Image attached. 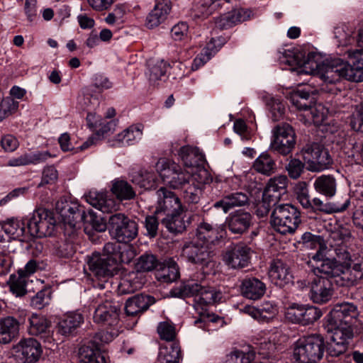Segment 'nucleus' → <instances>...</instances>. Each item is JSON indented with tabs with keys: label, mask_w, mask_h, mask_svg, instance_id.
<instances>
[{
	"label": "nucleus",
	"mask_w": 363,
	"mask_h": 363,
	"mask_svg": "<svg viewBox=\"0 0 363 363\" xmlns=\"http://www.w3.org/2000/svg\"><path fill=\"white\" fill-rule=\"evenodd\" d=\"M351 64L340 58L326 60L321 65H315L313 74H317L325 82L334 84L341 78L352 82L363 81V50L346 51Z\"/></svg>",
	"instance_id": "obj_1"
},
{
	"label": "nucleus",
	"mask_w": 363,
	"mask_h": 363,
	"mask_svg": "<svg viewBox=\"0 0 363 363\" xmlns=\"http://www.w3.org/2000/svg\"><path fill=\"white\" fill-rule=\"evenodd\" d=\"M104 252V255L93 253L87 259L89 269L99 279L113 276L118 263H128L135 256L131 245L113 242L105 244Z\"/></svg>",
	"instance_id": "obj_2"
},
{
	"label": "nucleus",
	"mask_w": 363,
	"mask_h": 363,
	"mask_svg": "<svg viewBox=\"0 0 363 363\" xmlns=\"http://www.w3.org/2000/svg\"><path fill=\"white\" fill-rule=\"evenodd\" d=\"M325 350L326 344L320 335L302 336L294 344L293 357L301 363H318Z\"/></svg>",
	"instance_id": "obj_3"
},
{
	"label": "nucleus",
	"mask_w": 363,
	"mask_h": 363,
	"mask_svg": "<svg viewBox=\"0 0 363 363\" xmlns=\"http://www.w3.org/2000/svg\"><path fill=\"white\" fill-rule=\"evenodd\" d=\"M350 237L349 229L338 227L329 233L325 242L323 250H326L328 255L341 266L350 264L351 255L345 245Z\"/></svg>",
	"instance_id": "obj_4"
},
{
	"label": "nucleus",
	"mask_w": 363,
	"mask_h": 363,
	"mask_svg": "<svg viewBox=\"0 0 363 363\" xmlns=\"http://www.w3.org/2000/svg\"><path fill=\"white\" fill-rule=\"evenodd\" d=\"M359 311L357 306L349 302H342L334 306L328 315L330 328L354 334V326L357 321Z\"/></svg>",
	"instance_id": "obj_5"
},
{
	"label": "nucleus",
	"mask_w": 363,
	"mask_h": 363,
	"mask_svg": "<svg viewBox=\"0 0 363 363\" xmlns=\"http://www.w3.org/2000/svg\"><path fill=\"white\" fill-rule=\"evenodd\" d=\"M301 223L298 209L289 203L278 205L271 216L272 228L281 234L294 233Z\"/></svg>",
	"instance_id": "obj_6"
},
{
	"label": "nucleus",
	"mask_w": 363,
	"mask_h": 363,
	"mask_svg": "<svg viewBox=\"0 0 363 363\" xmlns=\"http://www.w3.org/2000/svg\"><path fill=\"white\" fill-rule=\"evenodd\" d=\"M155 167L163 182L174 189H181L189 184L193 177L178 164L165 158L160 159Z\"/></svg>",
	"instance_id": "obj_7"
},
{
	"label": "nucleus",
	"mask_w": 363,
	"mask_h": 363,
	"mask_svg": "<svg viewBox=\"0 0 363 363\" xmlns=\"http://www.w3.org/2000/svg\"><path fill=\"white\" fill-rule=\"evenodd\" d=\"M108 226L111 235L118 244L125 245L134 240L138 233L137 223L121 213L109 216Z\"/></svg>",
	"instance_id": "obj_8"
},
{
	"label": "nucleus",
	"mask_w": 363,
	"mask_h": 363,
	"mask_svg": "<svg viewBox=\"0 0 363 363\" xmlns=\"http://www.w3.org/2000/svg\"><path fill=\"white\" fill-rule=\"evenodd\" d=\"M55 223L50 211L39 208L34 211L27 221L28 234L36 238L51 236L55 231Z\"/></svg>",
	"instance_id": "obj_9"
},
{
	"label": "nucleus",
	"mask_w": 363,
	"mask_h": 363,
	"mask_svg": "<svg viewBox=\"0 0 363 363\" xmlns=\"http://www.w3.org/2000/svg\"><path fill=\"white\" fill-rule=\"evenodd\" d=\"M301 155L307 169L311 172H321L333 164L328 150L318 143L306 145L301 150Z\"/></svg>",
	"instance_id": "obj_10"
},
{
	"label": "nucleus",
	"mask_w": 363,
	"mask_h": 363,
	"mask_svg": "<svg viewBox=\"0 0 363 363\" xmlns=\"http://www.w3.org/2000/svg\"><path fill=\"white\" fill-rule=\"evenodd\" d=\"M270 147L282 155H288L295 147L296 135L293 128L287 123L277 125L272 130Z\"/></svg>",
	"instance_id": "obj_11"
},
{
	"label": "nucleus",
	"mask_w": 363,
	"mask_h": 363,
	"mask_svg": "<svg viewBox=\"0 0 363 363\" xmlns=\"http://www.w3.org/2000/svg\"><path fill=\"white\" fill-rule=\"evenodd\" d=\"M252 250L243 242L232 243L223 253V262L231 269H242L249 265Z\"/></svg>",
	"instance_id": "obj_12"
},
{
	"label": "nucleus",
	"mask_w": 363,
	"mask_h": 363,
	"mask_svg": "<svg viewBox=\"0 0 363 363\" xmlns=\"http://www.w3.org/2000/svg\"><path fill=\"white\" fill-rule=\"evenodd\" d=\"M322 315L321 310L318 307L297 303H293L289 306L285 312V316L289 321L304 326L313 324Z\"/></svg>",
	"instance_id": "obj_13"
},
{
	"label": "nucleus",
	"mask_w": 363,
	"mask_h": 363,
	"mask_svg": "<svg viewBox=\"0 0 363 363\" xmlns=\"http://www.w3.org/2000/svg\"><path fill=\"white\" fill-rule=\"evenodd\" d=\"M336 143L340 147L342 157L349 164L363 161V142H357L353 134L341 132L338 134Z\"/></svg>",
	"instance_id": "obj_14"
},
{
	"label": "nucleus",
	"mask_w": 363,
	"mask_h": 363,
	"mask_svg": "<svg viewBox=\"0 0 363 363\" xmlns=\"http://www.w3.org/2000/svg\"><path fill=\"white\" fill-rule=\"evenodd\" d=\"M182 255L191 263L199 265H207L213 257L208 244L193 240L186 242L182 247Z\"/></svg>",
	"instance_id": "obj_15"
},
{
	"label": "nucleus",
	"mask_w": 363,
	"mask_h": 363,
	"mask_svg": "<svg viewBox=\"0 0 363 363\" xmlns=\"http://www.w3.org/2000/svg\"><path fill=\"white\" fill-rule=\"evenodd\" d=\"M157 195L156 214L184 212V206L179 197L174 192L166 187H161L157 191Z\"/></svg>",
	"instance_id": "obj_16"
},
{
	"label": "nucleus",
	"mask_w": 363,
	"mask_h": 363,
	"mask_svg": "<svg viewBox=\"0 0 363 363\" xmlns=\"http://www.w3.org/2000/svg\"><path fill=\"white\" fill-rule=\"evenodd\" d=\"M333 333L331 342L326 346L327 354L329 358L342 359L348 355L346 354L350 341L353 338L354 335L347 330L345 332L335 330L329 328Z\"/></svg>",
	"instance_id": "obj_17"
},
{
	"label": "nucleus",
	"mask_w": 363,
	"mask_h": 363,
	"mask_svg": "<svg viewBox=\"0 0 363 363\" xmlns=\"http://www.w3.org/2000/svg\"><path fill=\"white\" fill-rule=\"evenodd\" d=\"M333 284L330 279L321 277H316L311 284V299L317 303H323L328 301L333 296Z\"/></svg>",
	"instance_id": "obj_18"
},
{
	"label": "nucleus",
	"mask_w": 363,
	"mask_h": 363,
	"mask_svg": "<svg viewBox=\"0 0 363 363\" xmlns=\"http://www.w3.org/2000/svg\"><path fill=\"white\" fill-rule=\"evenodd\" d=\"M197 176L199 177L197 183L195 184L192 179L191 184L184 191V199L189 203H198L202 196L204 185L212 180L208 171L204 169H199Z\"/></svg>",
	"instance_id": "obj_19"
},
{
	"label": "nucleus",
	"mask_w": 363,
	"mask_h": 363,
	"mask_svg": "<svg viewBox=\"0 0 363 363\" xmlns=\"http://www.w3.org/2000/svg\"><path fill=\"white\" fill-rule=\"evenodd\" d=\"M57 209L60 214L65 225L70 228L74 229L77 224L80 223L85 218L84 211L77 204L65 202L57 203Z\"/></svg>",
	"instance_id": "obj_20"
},
{
	"label": "nucleus",
	"mask_w": 363,
	"mask_h": 363,
	"mask_svg": "<svg viewBox=\"0 0 363 363\" xmlns=\"http://www.w3.org/2000/svg\"><path fill=\"white\" fill-rule=\"evenodd\" d=\"M118 306L110 301H106L95 309L94 320L97 323L110 326L117 325L118 322Z\"/></svg>",
	"instance_id": "obj_21"
},
{
	"label": "nucleus",
	"mask_w": 363,
	"mask_h": 363,
	"mask_svg": "<svg viewBox=\"0 0 363 363\" xmlns=\"http://www.w3.org/2000/svg\"><path fill=\"white\" fill-rule=\"evenodd\" d=\"M252 215L247 211L238 210L226 218L225 224L233 234H243L252 224Z\"/></svg>",
	"instance_id": "obj_22"
},
{
	"label": "nucleus",
	"mask_w": 363,
	"mask_h": 363,
	"mask_svg": "<svg viewBox=\"0 0 363 363\" xmlns=\"http://www.w3.org/2000/svg\"><path fill=\"white\" fill-rule=\"evenodd\" d=\"M20 358L24 363H35L42 355L40 344L33 338L22 339L18 344Z\"/></svg>",
	"instance_id": "obj_23"
},
{
	"label": "nucleus",
	"mask_w": 363,
	"mask_h": 363,
	"mask_svg": "<svg viewBox=\"0 0 363 363\" xmlns=\"http://www.w3.org/2000/svg\"><path fill=\"white\" fill-rule=\"evenodd\" d=\"M250 15L251 11L250 10L235 9L217 17L215 19V25L221 30L228 29L248 20Z\"/></svg>",
	"instance_id": "obj_24"
},
{
	"label": "nucleus",
	"mask_w": 363,
	"mask_h": 363,
	"mask_svg": "<svg viewBox=\"0 0 363 363\" xmlns=\"http://www.w3.org/2000/svg\"><path fill=\"white\" fill-rule=\"evenodd\" d=\"M241 294L250 300L260 299L266 293V284L255 277H245L240 286Z\"/></svg>",
	"instance_id": "obj_25"
},
{
	"label": "nucleus",
	"mask_w": 363,
	"mask_h": 363,
	"mask_svg": "<svg viewBox=\"0 0 363 363\" xmlns=\"http://www.w3.org/2000/svg\"><path fill=\"white\" fill-rule=\"evenodd\" d=\"M268 274L271 281L279 287L292 282L293 276L289 268L280 259L274 260L271 263Z\"/></svg>",
	"instance_id": "obj_26"
},
{
	"label": "nucleus",
	"mask_w": 363,
	"mask_h": 363,
	"mask_svg": "<svg viewBox=\"0 0 363 363\" xmlns=\"http://www.w3.org/2000/svg\"><path fill=\"white\" fill-rule=\"evenodd\" d=\"M242 311L259 322H268L277 313V306L271 301H264L259 307L245 306Z\"/></svg>",
	"instance_id": "obj_27"
},
{
	"label": "nucleus",
	"mask_w": 363,
	"mask_h": 363,
	"mask_svg": "<svg viewBox=\"0 0 363 363\" xmlns=\"http://www.w3.org/2000/svg\"><path fill=\"white\" fill-rule=\"evenodd\" d=\"M155 303V298L153 296L138 294L126 301L125 311L128 315L135 316L147 311Z\"/></svg>",
	"instance_id": "obj_28"
},
{
	"label": "nucleus",
	"mask_w": 363,
	"mask_h": 363,
	"mask_svg": "<svg viewBox=\"0 0 363 363\" xmlns=\"http://www.w3.org/2000/svg\"><path fill=\"white\" fill-rule=\"evenodd\" d=\"M86 201L103 213H112L118 209L119 203H116L114 199L108 198L103 192L91 191L86 195Z\"/></svg>",
	"instance_id": "obj_29"
},
{
	"label": "nucleus",
	"mask_w": 363,
	"mask_h": 363,
	"mask_svg": "<svg viewBox=\"0 0 363 363\" xmlns=\"http://www.w3.org/2000/svg\"><path fill=\"white\" fill-rule=\"evenodd\" d=\"M20 322L13 316L0 318V344L7 345L16 339L19 333Z\"/></svg>",
	"instance_id": "obj_30"
},
{
	"label": "nucleus",
	"mask_w": 363,
	"mask_h": 363,
	"mask_svg": "<svg viewBox=\"0 0 363 363\" xmlns=\"http://www.w3.org/2000/svg\"><path fill=\"white\" fill-rule=\"evenodd\" d=\"M247 195L242 192H234L223 196L221 199L215 202L213 208L221 209L224 213H227L230 209L235 207L243 206L248 203Z\"/></svg>",
	"instance_id": "obj_31"
},
{
	"label": "nucleus",
	"mask_w": 363,
	"mask_h": 363,
	"mask_svg": "<svg viewBox=\"0 0 363 363\" xmlns=\"http://www.w3.org/2000/svg\"><path fill=\"white\" fill-rule=\"evenodd\" d=\"M50 157H51V154L48 151L25 152L17 157L10 159L6 166L14 167L37 164L45 162Z\"/></svg>",
	"instance_id": "obj_32"
},
{
	"label": "nucleus",
	"mask_w": 363,
	"mask_h": 363,
	"mask_svg": "<svg viewBox=\"0 0 363 363\" xmlns=\"http://www.w3.org/2000/svg\"><path fill=\"white\" fill-rule=\"evenodd\" d=\"M171 10V2L169 0H162L157 3L154 9L146 18V26L149 28H154L164 22Z\"/></svg>",
	"instance_id": "obj_33"
},
{
	"label": "nucleus",
	"mask_w": 363,
	"mask_h": 363,
	"mask_svg": "<svg viewBox=\"0 0 363 363\" xmlns=\"http://www.w3.org/2000/svg\"><path fill=\"white\" fill-rule=\"evenodd\" d=\"M363 279V262L355 263L352 267L343 265L341 269L340 280V284L345 286H352L357 284Z\"/></svg>",
	"instance_id": "obj_34"
},
{
	"label": "nucleus",
	"mask_w": 363,
	"mask_h": 363,
	"mask_svg": "<svg viewBox=\"0 0 363 363\" xmlns=\"http://www.w3.org/2000/svg\"><path fill=\"white\" fill-rule=\"evenodd\" d=\"M288 179L285 175H279L271 178L263 192L266 198H272L273 201H279L281 196L286 193Z\"/></svg>",
	"instance_id": "obj_35"
},
{
	"label": "nucleus",
	"mask_w": 363,
	"mask_h": 363,
	"mask_svg": "<svg viewBox=\"0 0 363 363\" xmlns=\"http://www.w3.org/2000/svg\"><path fill=\"white\" fill-rule=\"evenodd\" d=\"M350 204V200L346 198L342 203L340 201L325 203L320 198L315 197L312 200L311 210L316 212L320 211L327 214L340 213L345 211Z\"/></svg>",
	"instance_id": "obj_36"
},
{
	"label": "nucleus",
	"mask_w": 363,
	"mask_h": 363,
	"mask_svg": "<svg viewBox=\"0 0 363 363\" xmlns=\"http://www.w3.org/2000/svg\"><path fill=\"white\" fill-rule=\"evenodd\" d=\"M28 333L30 335L39 336L41 338L49 336L50 323L45 317L33 313L28 318Z\"/></svg>",
	"instance_id": "obj_37"
},
{
	"label": "nucleus",
	"mask_w": 363,
	"mask_h": 363,
	"mask_svg": "<svg viewBox=\"0 0 363 363\" xmlns=\"http://www.w3.org/2000/svg\"><path fill=\"white\" fill-rule=\"evenodd\" d=\"M328 110L321 104L310 105L306 113H300L299 120L305 124L314 123L316 125H320L327 118Z\"/></svg>",
	"instance_id": "obj_38"
},
{
	"label": "nucleus",
	"mask_w": 363,
	"mask_h": 363,
	"mask_svg": "<svg viewBox=\"0 0 363 363\" xmlns=\"http://www.w3.org/2000/svg\"><path fill=\"white\" fill-rule=\"evenodd\" d=\"M179 156L186 167H199L204 160V156L199 149L190 145L182 147L179 150Z\"/></svg>",
	"instance_id": "obj_39"
},
{
	"label": "nucleus",
	"mask_w": 363,
	"mask_h": 363,
	"mask_svg": "<svg viewBox=\"0 0 363 363\" xmlns=\"http://www.w3.org/2000/svg\"><path fill=\"white\" fill-rule=\"evenodd\" d=\"M323 252H321V254ZM321 263L316 266L314 269V273L317 277H323L330 279V278L340 277L341 269L342 266L339 264L334 259H323L322 255H320Z\"/></svg>",
	"instance_id": "obj_40"
},
{
	"label": "nucleus",
	"mask_w": 363,
	"mask_h": 363,
	"mask_svg": "<svg viewBox=\"0 0 363 363\" xmlns=\"http://www.w3.org/2000/svg\"><path fill=\"white\" fill-rule=\"evenodd\" d=\"M181 357L179 345L176 342H168L160 347L157 360L159 363H179Z\"/></svg>",
	"instance_id": "obj_41"
},
{
	"label": "nucleus",
	"mask_w": 363,
	"mask_h": 363,
	"mask_svg": "<svg viewBox=\"0 0 363 363\" xmlns=\"http://www.w3.org/2000/svg\"><path fill=\"white\" fill-rule=\"evenodd\" d=\"M142 135L139 127L130 126L116 136L113 145L120 147L133 145L141 139Z\"/></svg>",
	"instance_id": "obj_42"
},
{
	"label": "nucleus",
	"mask_w": 363,
	"mask_h": 363,
	"mask_svg": "<svg viewBox=\"0 0 363 363\" xmlns=\"http://www.w3.org/2000/svg\"><path fill=\"white\" fill-rule=\"evenodd\" d=\"M183 213L174 212L164 214V217L161 218V224L171 233H182L186 229L185 222L182 217Z\"/></svg>",
	"instance_id": "obj_43"
},
{
	"label": "nucleus",
	"mask_w": 363,
	"mask_h": 363,
	"mask_svg": "<svg viewBox=\"0 0 363 363\" xmlns=\"http://www.w3.org/2000/svg\"><path fill=\"white\" fill-rule=\"evenodd\" d=\"M315 191L327 197H333L336 193V180L331 175H321L315 179L314 184Z\"/></svg>",
	"instance_id": "obj_44"
},
{
	"label": "nucleus",
	"mask_w": 363,
	"mask_h": 363,
	"mask_svg": "<svg viewBox=\"0 0 363 363\" xmlns=\"http://www.w3.org/2000/svg\"><path fill=\"white\" fill-rule=\"evenodd\" d=\"M202 285L194 281L182 283L179 286L174 287L170 294L176 298H184L189 296H195L196 301L199 298Z\"/></svg>",
	"instance_id": "obj_45"
},
{
	"label": "nucleus",
	"mask_w": 363,
	"mask_h": 363,
	"mask_svg": "<svg viewBox=\"0 0 363 363\" xmlns=\"http://www.w3.org/2000/svg\"><path fill=\"white\" fill-rule=\"evenodd\" d=\"M2 228L13 239L25 240L27 238L28 232H26L25 223L17 219L7 220L3 223Z\"/></svg>",
	"instance_id": "obj_46"
},
{
	"label": "nucleus",
	"mask_w": 363,
	"mask_h": 363,
	"mask_svg": "<svg viewBox=\"0 0 363 363\" xmlns=\"http://www.w3.org/2000/svg\"><path fill=\"white\" fill-rule=\"evenodd\" d=\"M83 320V316L79 313H68L58 323L59 332L62 335H68L78 328Z\"/></svg>",
	"instance_id": "obj_47"
},
{
	"label": "nucleus",
	"mask_w": 363,
	"mask_h": 363,
	"mask_svg": "<svg viewBox=\"0 0 363 363\" xmlns=\"http://www.w3.org/2000/svg\"><path fill=\"white\" fill-rule=\"evenodd\" d=\"M252 168L257 172L269 176L275 172L277 165L274 159L267 152H262L254 162Z\"/></svg>",
	"instance_id": "obj_48"
},
{
	"label": "nucleus",
	"mask_w": 363,
	"mask_h": 363,
	"mask_svg": "<svg viewBox=\"0 0 363 363\" xmlns=\"http://www.w3.org/2000/svg\"><path fill=\"white\" fill-rule=\"evenodd\" d=\"M179 277V267L172 260L165 264L160 265L156 272L157 279L163 282L170 283L176 281Z\"/></svg>",
	"instance_id": "obj_49"
},
{
	"label": "nucleus",
	"mask_w": 363,
	"mask_h": 363,
	"mask_svg": "<svg viewBox=\"0 0 363 363\" xmlns=\"http://www.w3.org/2000/svg\"><path fill=\"white\" fill-rule=\"evenodd\" d=\"M79 363H106L100 350L89 345H83L79 351Z\"/></svg>",
	"instance_id": "obj_50"
},
{
	"label": "nucleus",
	"mask_w": 363,
	"mask_h": 363,
	"mask_svg": "<svg viewBox=\"0 0 363 363\" xmlns=\"http://www.w3.org/2000/svg\"><path fill=\"white\" fill-rule=\"evenodd\" d=\"M111 191L121 201L130 200L135 196V193L132 186L124 180L114 181Z\"/></svg>",
	"instance_id": "obj_51"
},
{
	"label": "nucleus",
	"mask_w": 363,
	"mask_h": 363,
	"mask_svg": "<svg viewBox=\"0 0 363 363\" xmlns=\"http://www.w3.org/2000/svg\"><path fill=\"white\" fill-rule=\"evenodd\" d=\"M155 174L147 170H140L132 175V182L145 189L155 188Z\"/></svg>",
	"instance_id": "obj_52"
},
{
	"label": "nucleus",
	"mask_w": 363,
	"mask_h": 363,
	"mask_svg": "<svg viewBox=\"0 0 363 363\" xmlns=\"http://www.w3.org/2000/svg\"><path fill=\"white\" fill-rule=\"evenodd\" d=\"M168 65L164 60L157 61L155 64L149 65L147 75L150 82L155 84L158 81L165 77Z\"/></svg>",
	"instance_id": "obj_53"
},
{
	"label": "nucleus",
	"mask_w": 363,
	"mask_h": 363,
	"mask_svg": "<svg viewBox=\"0 0 363 363\" xmlns=\"http://www.w3.org/2000/svg\"><path fill=\"white\" fill-rule=\"evenodd\" d=\"M301 239L303 244L307 247L316 248L318 247V250L315 255L313 256L314 260H320L321 251H323L325 245L324 240L320 235H313L311 233L306 232L303 234Z\"/></svg>",
	"instance_id": "obj_54"
},
{
	"label": "nucleus",
	"mask_w": 363,
	"mask_h": 363,
	"mask_svg": "<svg viewBox=\"0 0 363 363\" xmlns=\"http://www.w3.org/2000/svg\"><path fill=\"white\" fill-rule=\"evenodd\" d=\"M26 277L17 272L16 274H11L8 284L10 291L16 296H23L26 292Z\"/></svg>",
	"instance_id": "obj_55"
},
{
	"label": "nucleus",
	"mask_w": 363,
	"mask_h": 363,
	"mask_svg": "<svg viewBox=\"0 0 363 363\" xmlns=\"http://www.w3.org/2000/svg\"><path fill=\"white\" fill-rule=\"evenodd\" d=\"M221 298L220 291L213 287L202 286L196 302L202 305H211L218 302Z\"/></svg>",
	"instance_id": "obj_56"
},
{
	"label": "nucleus",
	"mask_w": 363,
	"mask_h": 363,
	"mask_svg": "<svg viewBox=\"0 0 363 363\" xmlns=\"http://www.w3.org/2000/svg\"><path fill=\"white\" fill-rule=\"evenodd\" d=\"M218 229L213 228L211 224L201 223L196 229V238L194 240L201 242H208L217 238Z\"/></svg>",
	"instance_id": "obj_57"
},
{
	"label": "nucleus",
	"mask_w": 363,
	"mask_h": 363,
	"mask_svg": "<svg viewBox=\"0 0 363 363\" xmlns=\"http://www.w3.org/2000/svg\"><path fill=\"white\" fill-rule=\"evenodd\" d=\"M265 103L268 107L271 117L274 121H279L285 113V106L284 104L277 98L271 96L264 97Z\"/></svg>",
	"instance_id": "obj_58"
},
{
	"label": "nucleus",
	"mask_w": 363,
	"mask_h": 363,
	"mask_svg": "<svg viewBox=\"0 0 363 363\" xmlns=\"http://www.w3.org/2000/svg\"><path fill=\"white\" fill-rule=\"evenodd\" d=\"M157 265L158 261L154 255L145 253L137 259L135 269L138 272H150Z\"/></svg>",
	"instance_id": "obj_59"
},
{
	"label": "nucleus",
	"mask_w": 363,
	"mask_h": 363,
	"mask_svg": "<svg viewBox=\"0 0 363 363\" xmlns=\"http://www.w3.org/2000/svg\"><path fill=\"white\" fill-rule=\"evenodd\" d=\"M255 359V353L252 351L235 350L226 355L223 363H252Z\"/></svg>",
	"instance_id": "obj_60"
},
{
	"label": "nucleus",
	"mask_w": 363,
	"mask_h": 363,
	"mask_svg": "<svg viewBox=\"0 0 363 363\" xmlns=\"http://www.w3.org/2000/svg\"><path fill=\"white\" fill-rule=\"evenodd\" d=\"M141 286L142 283L136 279V274L132 273L121 280L119 290L123 294H130L139 289Z\"/></svg>",
	"instance_id": "obj_61"
},
{
	"label": "nucleus",
	"mask_w": 363,
	"mask_h": 363,
	"mask_svg": "<svg viewBox=\"0 0 363 363\" xmlns=\"http://www.w3.org/2000/svg\"><path fill=\"white\" fill-rule=\"evenodd\" d=\"M50 299L51 291L50 289L45 288L31 298L30 305L34 308L42 309L49 304Z\"/></svg>",
	"instance_id": "obj_62"
},
{
	"label": "nucleus",
	"mask_w": 363,
	"mask_h": 363,
	"mask_svg": "<svg viewBox=\"0 0 363 363\" xmlns=\"http://www.w3.org/2000/svg\"><path fill=\"white\" fill-rule=\"evenodd\" d=\"M157 333L161 339L169 342H173L177 333L174 325L168 321H164L159 323L157 326Z\"/></svg>",
	"instance_id": "obj_63"
},
{
	"label": "nucleus",
	"mask_w": 363,
	"mask_h": 363,
	"mask_svg": "<svg viewBox=\"0 0 363 363\" xmlns=\"http://www.w3.org/2000/svg\"><path fill=\"white\" fill-rule=\"evenodd\" d=\"M310 94L304 91H298L291 96V104L302 113H306L310 105L307 103Z\"/></svg>",
	"instance_id": "obj_64"
}]
</instances>
